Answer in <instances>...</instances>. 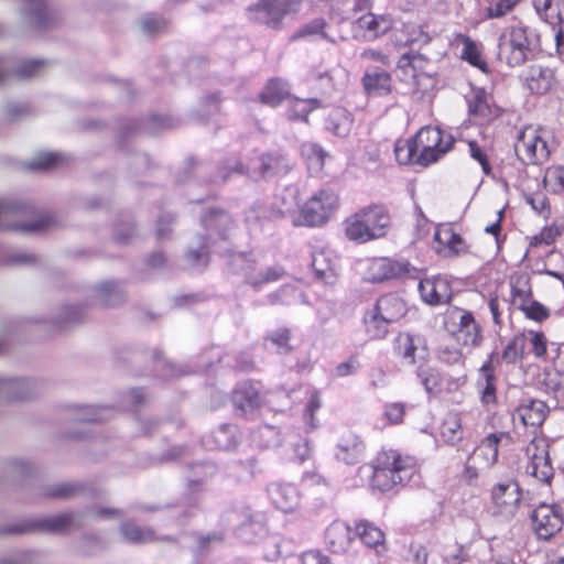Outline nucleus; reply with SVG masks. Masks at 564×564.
Segmentation results:
<instances>
[{
	"mask_svg": "<svg viewBox=\"0 0 564 564\" xmlns=\"http://www.w3.org/2000/svg\"><path fill=\"white\" fill-rule=\"evenodd\" d=\"M346 237L359 243L379 239L387 234L390 226V215L383 205H369L358 209L346 218Z\"/></svg>",
	"mask_w": 564,
	"mask_h": 564,
	"instance_id": "f257e3e1",
	"label": "nucleus"
},
{
	"mask_svg": "<svg viewBox=\"0 0 564 564\" xmlns=\"http://www.w3.org/2000/svg\"><path fill=\"white\" fill-rule=\"evenodd\" d=\"M413 473V458L402 457L394 451L382 452L373 468L371 486L380 491H389L398 485L408 482Z\"/></svg>",
	"mask_w": 564,
	"mask_h": 564,
	"instance_id": "f03ea898",
	"label": "nucleus"
},
{
	"mask_svg": "<svg viewBox=\"0 0 564 564\" xmlns=\"http://www.w3.org/2000/svg\"><path fill=\"white\" fill-rule=\"evenodd\" d=\"M406 313L404 301L397 294H386L377 300L362 318L365 330L370 339H382L389 325L401 319Z\"/></svg>",
	"mask_w": 564,
	"mask_h": 564,
	"instance_id": "7ed1b4c3",
	"label": "nucleus"
},
{
	"mask_svg": "<svg viewBox=\"0 0 564 564\" xmlns=\"http://www.w3.org/2000/svg\"><path fill=\"white\" fill-rule=\"evenodd\" d=\"M536 36L523 25L506 28L499 36L498 57L511 67L522 65L535 46Z\"/></svg>",
	"mask_w": 564,
	"mask_h": 564,
	"instance_id": "20e7f679",
	"label": "nucleus"
},
{
	"mask_svg": "<svg viewBox=\"0 0 564 564\" xmlns=\"http://www.w3.org/2000/svg\"><path fill=\"white\" fill-rule=\"evenodd\" d=\"M445 326L456 344L468 351L482 343V328L470 311L460 307L451 308L445 316Z\"/></svg>",
	"mask_w": 564,
	"mask_h": 564,
	"instance_id": "39448f33",
	"label": "nucleus"
},
{
	"mask_svg": "<svg viewBox=\"0 0 564 564\" xmlns=\"http://www.w3.org/2000/svg\"><path fill=\"white\" fill-rule=\"evenodd\" d=\"M339 207L338 195L329 188L315 192L301 207L299 224L317 227L326 224Z\"/></svg>",
	"mask_w": 564,
	"mask_h": 564,
	"instance_id": "423d86ee",
	"label": "nucleus"
},
{
	"mask_svg": "<svg viewBox=\"0 0 564 564\" xmlns=\"http://www.w3.org/2000/svg\"><path fill=\"white\" fill-rule=\"evenodd\" d=\"M419 155L417 163L430 165L445 155L454 144L452 134L442 131L437 127H424L414 137Z\"/></svg>",
	"mask_w": 564,
	"mask_h": 564,
	"instance_id": "0eeeda50",
	"label": "nucleus"
},
{
	"mask_svg": "<svg viewBox=\"0 0 564 564\" xmlns=\"http://www.w3.org/2000/svg\"><path fill=\"white\" fill-rule=\"evenodd\" d=\"M302 0H258L247 10L248 19L272 29L281 26L283 19L300 9Z\"/></svg>",
	"mask_w": 564,
	"mask_h": 564,
	"instance_id": "6e6552de",
	"label": "nucleus"
},
{
	"mask_svg": "<svg viewBox=\"0 0 564 564\" xmlns=\"http://www.w3.org/2000/svg\"><path fill=\"white\" fill-rule=\"evenodd\" d=\"M398 68L402 74V79L413 86L414 93L424 94L434 85L430 72V61L420 53L403 54L398 62Z\"/></svg>",
	"mask_w": 564,
	"mask_h": 564,
	"instance_id": "1a4fd4ad",
	"label": "nucleus"
},
{
	"mask_svg": "<svg viewBox=\"0 0 564 564\" xmlns=\"http://www.w3.org/2000/svg\"><path fill=\"white\" fill-rule=\"evenodd\" d=\"M549 447V442L543 436H534L525 447V471L543 484H550L554 475Z\"/></svg>",
	"mask_w": 564,
	"mask_h": 564,
	"instance_id": "9d476101",
	"label": "nucleus"
},
{
	"mask_svg": "<svg viewBox=\"0 0 564 564\" xmlns=\"http://www.w3.org/2000/svg\"><path fill=\"white\" fill-rule=\"evenodd\" d=\"M544 131L533 127L524 128L518 137L514 150L518 158L527 164H538L550 155Z\"/></svg>",
	"mask_w": 564,
	"mask_h": 564,
	"instance_id": "9b49d317",
	"label": "nucleus"
},
{
	"mask_svg": "<svg viewBox=\"0 0 564 564\" xmlns=\"http://www.w3.org/2000/svg\"><path fill=\"white\" fill-rule=\"evenodd\" d=\"M521 499V490L514 481L498 482L490 490L494 514L506 519H510L517 513Z\"/></svg>",
	"mask_w": 564,
	"mask_h": 564,
	"instance_id": "f8f14e48",
	"label": "nucleus"
},
{
	"mask_svg": "<svg viewBox=\"0 0 564 564\" xmlns=\"http://www.w3.org/2000/svg\"><path fill=\"white\" fill-rule=\"evenodd\" d=\"M531 521L538 538L549 540L562 529L564 518L560 507L542 503L532 512Z\"/></svg>",
	"mask_w": 564,
	"mask_h": 564,
	"instance_id": "ddd939ff",
	"label": "nucleus"
},
{
	"mask_svg": "<svg viewBox=\"0 0 564 564\" xmlns=\"http://www.w3.org/2000/svg\"><path fill=\"white\" fill-rule=\"evenodd\" d=\"M415 269L404 259L378 258L369 265L372 282L412 276Z\"/></svg>",
	"mask_w": 564,
	"mask_h": 564,
	"instance_id": "4468645a",
	"label": "nucleus"
},
{
	"mask_svg": "<svg viewBox=\"0 0 564 564\" xmlns=\"http://www.w3.org/2000/svg\"><path fill=\"white\" fill-rule=\"evenodd\" d=\"M232 264L243 273L247 282L254 288H259L264 283L276 281L284 274L283 269L279 267L268 268L264 272L256 274L254 271L257 270V263L245 254H238L234 257Z\"/></svg>",
	"mask_w": 564,
	"mask_h": 564,
	"instance_id": "2eb2a0df",
	"label": "nucleus"
},
{
	"mask_svg": "<svg viewBox=\"0 0 564 564\" xmlns=\"http://www.w3.org/2000/svg\"><path fill=\"white\" fill-rule=\"evenodd\" d=\"M503 441H511V436L508 432L488 434L469 456L470 460L478 462L479 465L484 466L486 469L491 468L498 460L499 444Z\"/></svg>",
	"mask_w": 564,
	"mask_h": 564,
	"instance_id": "dca6fc26",
	"label": "nucleus"
},
{
	"mask_svg": "<svg viewBox=\"0 0 564 564\" xmlns=\"http://www.w3.org/2000/svg\"><path fill=\"white\" fill-rule=\"evenodd\" d=\"M434 249L443 257H457L467 251V246L451 227L441 226L434 232Z\"/></svg>",
	"mask_w": 564,
	"mask_h": 564,
	"instance_id": "f3484780",
	"label": "nucleus"
},
{
	"mask_svg": "<svg viewBox=\"0 0 564 564\" xmlns=\"http://www.w3.org/2000/svg\"><path fill=\"white\" fill-rule=\"evenodd\" d=\"M419 291L422 300L430 305L445 304L452 297L451 285L443 278L421 280Z\"/></svg>",
	"mask_w": 564,
	"mask_h": 564,
	"instance_id": "a211bd4d",
	"label": "nucleus"
},
{
	"mask_svg": "<svg viewBox=\"0 0 564 564\" xmlns=\"http://www.w3.org/2000/svg\"><path fill=\"white\" fill-rule=\"evenodd\" d=\"M268 492L275 508L283 512H292L300 505L301 495L292 484L274 482L270 485Z\"/></svg>",
	"mask_w": 564,
	"mask_h": 564,
	"instance_id": "6ab92c4d",
	"label": "nucleus"
},
{
	"mask_svg": "<svg viewBox=\"0 0 564 564\" xmlns=\"http://www.w3.org/2000/svg\"><path fill=\"white\" fill-rule=\"evenodd\" d=\"M494 357L495 354L492 352L482 364L479 369V379L477 381L480 401L486 405L495 404L497 402V379L495 376Z\"/></svg>",
	"mask_w": 564,
	"mask_h": 564,
	"instance_id": "aec40b11",
	"label": "nucleus"
},
{
	"mask_svg": "<svg viewBox=\"0 0 564 564\" xmlns=\"http://www.w3.org/2000/svg\"><path fill=\"white\" fill-rule=\"evenodd\" d=\"M546 414V404L540 400H532L519 405L512 415V420L514 423L519 421L523 426L538 427L544 422Z\"/></svg>",
	"mask_w": 564,
	"mask_h": 564,
	"instance_id": "412c9836",
	"label": "nucleus"
},
{
	"mask_svg": "<svg viewBox=\"0 0 564 564\" xmlns=\"http://www.w3.org/2000/svg\"><path fill=\"white\" fill-rule=\"evenodd\" d=\"M352 539L350 527L341 521L332 522L325 532V543L333 553H345Z\"/></svg>",
	"mask_w": 564,
	"mask_h": 564,
	"instance_id": "4be33fe9",
	"label": "nucleus"
},
{
	"mask_svg": "<svg viewBox=\"0 0 564 564\" xmlns=\"http://www.w3.org/2000/svg\"><path fill=\"white\" fill-rule=\"evenodd\" d=\"M17 206L12 203L0 199V228H12L24 232L42 231L51 227L52 217L43 216L36 221L11 226L7 220L15 213Z\"/></svg>",
	"mask_w": 564,
	"mask_h": 564,
	"instance_id": "5701e85b",
	"label": "nucleus"
},
{
	"mask_svg": "<svg viewBox=\"0 0 564 564\" xmlns=\"http://www.w3.org/2000/svg\"><path fill=\"white\" fill-rule=\"evenodd\" d=\"M469 113L479 123L490 122L497 116V109L491 106V98L484 89H476L468 100Z\"/></svg>",
	"mask_w": 564,
	"mask_h": 564,
	"instance_id": "b1692460",
	"label": "nucleus"
},
{
	"mask_svg": "<svg viewBox=\"0 0 564 564\" xmlns=\"http://www.w3.org/2000/svg\"><path fill=\"white\" fill-rule=\"evenodd\" d=\"M312 268L316 278L333 283L336 278L337 259L329 250H315L312 254Z\"/></svg>",
	"mask_w": 564,
	"mask_h": 564,
	"instance_id": "393cba45",
	"label": "nucleus"
},
{
	"mask_svg": "<svg viewBox=\"0 0 564 564\" xmlns=\"http://www.w3.org/2000/svg\"><path fill=\"white\" fill-rule=\"evenodd\" d=\"M356 534L365 545L371 547L377 554L382 555L387 551L383 531L367 520H360L356 523Z\"/></svg>",
	"mask_w": 564,
	"mask_h": 564,
	"instance_id": "a878e982",
	"label": "nucleus"
},
{
	"mask_svg": "<svg viewBox=\"0 0 564 564\" xmlns=\"http://www.w3.org/2000/svg\"><path fill=\"white\" fill-rule=\"evenodd\" d=\"M336 457L346 464H356L362 456L365 446L357 435L346 432L337 443Z\"/></svg>",
	"mask_w": 564,
	"mask_h": 564,
	"instance_id": "bb28decb",
	"label": "nucleus"
},
{
	"mask_svg": "<svg viewBox=\"0 0 564 564\" xmlns=\"http://www.w3.org/2000/svg\"><path fill=\"white\" fill-rule=\"evenodd\" d=\"M232 402L242 413H247L259 408L262 399L252 384L241 383L232 392Z\"/></svg>",
	"mask_w": 564,
	"mask_h": 564,
	"instance_id": "cd10ccee",
	"label": "nucleus"
},
{
	"mask_svg": "<svg viewBox=\"0 0 564 564\" xmlns=\"http://www.w3.org/2000/svg\"><path fill=\"white\" fill-rule=\"evenodd\" d=\"M357 28L365 32V36L378 37L392 28V20L387 15L367 13L357 20Z\"/></svg>",
	"mask_w": 564,
	"mask_h": 564,
	"instance_id": "c85d7f7f",
	"label": "nucleus"
},
{
	"mask_svg": "<svg viewBox=\"0 0 564 564\" xmlns=\"http://www.w3.org/2000/svg\"><path fill=\"white\" fill-rule=\"evenodd\" d=\"M300 189L296 185H289L280 189L274 196V208L281 215H291L299 208Z\"/></svg>",
	"mask_w": 564,
	"mask_h": 564,
	"instance_id": "c756f323",
	"label": "nucleus"
},
{
	"mask_svg": "<svg viewBox=\"0 0 564 564\" xmlns=\"http://www.w3.org/2000/svg\"><path fill=\"white\" fill-rule=\"evenodd\" d=\"M354 119L346 109H333L326 119V129L338 137H346L351 130Z\"/></svg>",
	"mask_w": 564,
	"mask_h": 564,
	"instance_id": "7c9ffc66",
	"label": "nucleus"
},
{
	"mask_svg": "<svg viewBox=\"0 0 564 564\" xmlns=\"http://www.w3.org/2000/svg\"><path fill=\"white\" fill-rule=\"evenodd\" d=\"M527 85L532 93L545 94L552 87L553 75L551 69L540 66H532L525 78Z\"/></svg>",
	"mask_w": 564,
	"mask_h": 564,
	"instance_id": "2f4dec72",
	"label": "nucleus"
},
{
	"mask_svg": "<svg viewBox=\"0 0 564 564\" xmlns=\"http://www.w3.org/2000/svg\"><path fill=\"white\" fill-rule=\"evenodd\" d=\"M362 82L369 94L384 95L391 90V76L384 70L367 72Z\"/></svg>",
	"mask_w": 564,
	"mask_h": 564,
	"instance_id": "473e14b6",
	"label": "nucleus"
},
{
	"mask_svg": "<svg viewBox=\"0 0 564 564\" xmlns=\"http://www.w3.org/2000/svg\"><path fill=\"white\" fill-rule=\"evenodd\" d=\"M289 96V87L281 79H271L260 94L262 104L275 107Z\"/></svg>",
	"mask_w": 564,
	"mask_h": 564,
	"instance_id": "72a5a7b5",
	"label": "nucleus"
},
{
	"mask_svg": "<svg viewBox=\"0 0 564 564\" xmlns=\"http://www.w3.org/2000/svg\"><path fill=\"white\" fill-rule=\"evenodd\" d=\"M542 19L552 24H560L555 33L556 47L558 52L564 53V4L561 0H555L552 9L547 11Z\"/></svg>",
	"mask_w": 564,
	"mask_h": 564,
	"instance_id": "f704fd0d",
	"label": "nucleus"
},
{
	"mask_svg": "<svg viewBox=\"0 0 564 564\" xmlns=\"http://www.w3.org/2000/svg\"><path fill=\"white\" fill-rule=\"evenodd\" d=\"M299 36L318 35L330 43L343 40L341 35H337L330 31V26L323 19H315L305 24L297 34Z\"/></svg>",
	"mask_w": 564,
	"mask_h": 564,
	"instance_id": "c9c22d12",
	"label": "nucleus"
},
{
	"mask_svg": "<svg viewBox=\"0 0 564 564\" xmlns=\"http://www.w3.org/2000/svg\"><path fill=\"white\" fill-rule=\"evenodd\" d=\"M519 0H491L479 15V20L500 19L512 12Z\"/></svg>",
	"mask_w": 564,
	"mask_h": 564,
	"instance_id": "e433bc0d",
	"label": "nucleus"
},
{
	"mask_svg": "<svg viewBox=\"0 0 564 564\" xmlns=\"http://www.w3.org/2000/svg\"><path fill=\"white\" fill-rule=\"evenodd\" d=\"M330 9L338 13L341 19H348L351 14L367 9L371 0H329Z\"/></svg>",
	"mask_w": 564,
	"mask_h": 564,
	"instance_id": "4c0bfd02",
	"label": "nucleus"
},
{
	"mask_svg": "<svg viewBox=\"0 0 564 564\" xmlns=\"http://www.w3.org/2000/svg\"><path fill=\"white\" fill-rule=\"evenodd\" d=\"M394 154L400 164L417 163L419 150L414 139L397 141Z\"/></svg>",
	"mask_w": 564,
	"mask_h": 564,
	"instance_id": "58836bf2",
	"label": "nucleus"
},
{
	"mask_svg": "<svg viewBox=\"0 0 564 564\" xmlns=\"http://www.w3.org/2000/svg\"><path fill=\"white\" fill-rule=\"evenodd\" d=\"M282 162V156L272 155V154H263L258 158L252 165L248 166L247 173L253 175L258 173L259 175H264L271 171H275L280 167Z\"/></svg>",
	"mask_w": 564,
	"mask_h": 564,
	"instance_id": "ea45409f",
	"label": "nucleus"
},
{
	"mask_svg": "<svg viewBox=\"0 0 564 564\" xmlns=\"http://www.w3.org/2000/svg\"><path fill=\"white\" fill-rule=\"evenodd\" d=\"M123 538L132 543H147L154 540V532L151 529H143L132 522L122 525Z\"/></svg>",
	"mask_w": 564,
	"mask_h": 564,
	"instance_id": "a19ab883",
	"label": "nucleus"
},
{
	"mask_svg": "<svg viewBox=\"0 0 564 564\" xmlns=\"http://www.w3.org/2000/svg\"><path fill=\"white\" fill-rule=\"evenodd\" d=\"M63 162L64 158L58 153L41 152L26 164V167L32 171L48 170L58 167Z\"/></svg>",
	"mask_w": 564,
	"mask_h": 564,
	"instance_id": "79ce46f5",
	"label": "nucleus"
},
{
	"mask_svg": "<svg viewBox=\"0 0 564 564\" xmlns=\"http://www.w3.org/2000/svg\"><path fill=\"white\" fill-rule=\"evenodd\" d=\"M464 348H457L453 345H442L437 350L438 359L448 366H459L464 367L466 362V357L463 352Z\"/></svg>",
	"mask_w": 564,
	"mask_h": 564,
	"instance_id": "37998d69",
	"label": "nucleus"
},
{
	"mask_svg": "<svg viewBox=\"0 0 564 564\" xmlns=\"http://www.w3.org/2000/svg\"><path fill=\"white\" fill-rule=\"evenodd\" d=\"M543 183L549 191L561 193L564 191V166H551L545 171Z\"/></svg>",
	"mask_w": 564,
	"mask_h": 564,
	"instance_id": "c03bdc74",
	"label": "nucleus"
},
{
	"mask_svg": "<svg viewBox=\"0 0 564 564\" xmlns=\"http://www.w3.org/2000/svg\"><path fill=\"white\" fill-rule=\"evenodd\" d=\"M395 348L404 359H408L411 364L415 361L416 345L413 335L409 333L400 334L397 338Z\"/></svg>",
	"mask_w": 564,
	"mask_h": 564,
	"instance_id": "a18cd8bd",
	"label": "nucleus"
},
{
	"mask_svg": "<svg viewBox=\"0 0 564 564\" xmlns=\"http://www.w3.org/2000/svg\"><path fill=\"white\" fill-rule=\"evenodd\" d=\"M525 337L517 335L505 347L502 358L508 362H516L523 357Z\"/></svg>",
	"mask_w": 564,
	"mask_h": 564,
	"instance_id": "49530a36",
	"label": "nucleus"
},
{
	"mask_svg": "<svg viewBox=\"0 0 564 564\" xmlns=\"http://www.w3.org/2000/svg\"><path fill=\"white\" fill-rule=\"evenodd\" d=\"M521 336L525 337V344L531 345V351L535 357L541 358L546 354V337L541 332L527 330Z\"/></svg>",
	"mask_w": 564,
	"mask_h": 564,
	"instance_id": "de8ad7c7",
	"label": "nucleus"
},
{
	"mask_svg": "<svg viewBox=\"0 0 564 564\" xmlns=\"http://www.w3.org/2000/svg\"><path fill=\"white\" fill-rule=\"evenodd\" d=\"M442 437L449 442L455 443L462 437V425L456 416L446 419L441 426Z\"/></svg>",
	"mask_w": 564,
	"mask_h": 564,
	"instance_id": "09e8293b",
	"label": "nucleus"
},
{
	"mask_svg": "<svg viewBox=\"0 0 564 564\" xmlns=\"http://www.w3.org/2000/svg\"><path fill=\"white\" fill-rule=\"evenodd\" d=\"M230 223L229 216L220 210H213L203 218V225L207 230H218L220 234Z\"/></svg>",
	"mask_w": 564,
	"mask_h": 564,
	"instance_id": "8fccbe9b",
	"label": "nucleus"
},
{
	"mask_svg": "<svg viewBox=\"0 0 564 564\" xmlns=\"http://www.w3.org/2000/svg\"><path fill=\"white\" fill-rule=\"evenodd\" d=\"M315 105L316 100L294 99L291 104L290 118L306 121L308 113L315 108Z\"/></svg>",
	"mask_w": 564,
	"mask_h": 564,
	"instance_id": "3c124183",
	"label": "nucleus"
},
{
	"mask_svg": "<svg viewBox=\"0 0 564 564\" xmlns=\"http://www.w3.org/2000/svg\"><path fill=\"white\" fill-rule=\"evenodd\" d=\"M26 11L30 18L34 20L35 25L42 26L46 21V3L44 0H24Z\"/></svg>",
	"mask_w": 564,
	"mask_h": 564,
	"instance_id": "603ef678",
	"label": "nucleus"
},
{
	"mask_svg": "<svg viewBox=\"0 0 564 564\" xmlns=\"http://www.w3.org/2000/svg\"><path fill=\"white\" fill-rule=\"evenodd\" d=\"M75 523V514L63 513L55 517L47 518L43 521V525L52 531H64L69 529Z\"/></svg>",
	"mask_w": 564,
	"mask_h": 564,
	"instance_id": "864d4df0",
	"label": "nucleus"
},
{
	"mask_svg": "<svg viewBox=\"0 0 564 564\" xmlns=\"http://www.w3.org/2000/svg\"><path fill=\"white\" fill-rule=\"evenodd\" d=\"M468 148L470 156L480 164L482 172L486 175H489L491 172V165L488 160L486 148L479 145L475 140L468 142Z\"/></svg>",
	"mask_w": 564,
	"mask_h": 564,
	"instance_id": "5fc2aeb1",
	"label": "nucleus"
},
{
	"mask_svg": "<svg viewBox=\"0 0 564 564\" xmlns=\"http://www.w3.org/2000/svg\"><path fill=\"white\" fill-rule=\"evenodd\" d=\"M98 293L106 305H115L121 299L120 289L115 282L101 283Z\"/></svg>",
	"mask_w": 564,
	"mask_h": 564,
	"instance_id": "6e6d98bb",
	"label": "nucleus"
},
{
	"mask_svg": "<svg viewBox=\"0 0 564 564\" xmlns=\"http://www.w3.org/2000/svg\"><path fill=\"white\" fill-rule=\"evenodd\" d=\"M417 377L429 393L433 392L441 381L438 372L431 367H420L417 369Z\"/></svg>",
	"mask_w": 564,
	"mask_h": 564,
	"instance_id": "4d7b16f0",
	"label": "nucleus"
},
{
	"mask_svg": "<svg viewBox=\"0 0 564 564\" xmlns=\"http://www.w3.org/2000/svg\"><path fill=\"white\" fill-rule=\"evenodd\" d=\"M45 67V63L43 61L30 59L23 62L15 70V74L21 79L31 78L33 76L39 75L42 69Z\"/></svg>",
	"mask_w": 564,
	"mask_h": 564,
	"instance_id": "13d9d810",
	"label": "nucleus"
},
{
	"mask_svg": "<svg viewBox=\"0 0 564 564\" xmlns=\"http://www.w3.org/2000/svg\"><path fill=\"white\" fill-rule=\"evenodd\" d=\"M321 398L317 392H313L304 410V420L310 430L317 427L315 412L321 408Z\"/></svg>",
	"mask_w": 564,
	"mask_h": 564,
	"instance_id": "bf43d9fd",
	"label": "nucleus"
},
{
	"mask_svg": "<svg viewBox=\"0 0 564 564\" xmlns=\"http://www.w3.org/2000/svg\"><path fill=\"white\" fill-rule=\"evenodd\" d=\"M463 58L468 61L471 65L485 69L486 63L482 59L477 46L470 39H466L463 48Z\"/></svg>",
	"mask_w": 564,
	"mask_h": 564,
	"instance_id": "052dcab7",
	"label": "nucleus"
},
{
	"mask_svg": "<svg viewBox=\"0 0 564 564\" xmlns=\"http://www.w3.org/2000/svg\"><path fill=\"white\" fill-rule=\"evenodd\" d=\"M525 202L539 215L547 216L550 214V206L546 196L542 193L531 194L525 196Z\"/></svg>",
	"mask_w": 564,
	"mask_h": 564,
	"instance_id": "680f3d73",
	"label": "nucleus"
},
{
	"mask_svg": "<svg viewBox=\"0 0 564 564\" xmlns=\"http://www.w3.org/2000/svg\"><path fill=\"white\" fill-rule=\"evenodd\" d=\"M521 310L525 313V316L528 318L536 322H542L546 319L550 315L549 310L544 305L535 301L530 302Z\"/></svg>",
	"mask_w": 564,
	"mask_h": 564,
	"instance_id": "e2e57ef3",
	"label": "nucleus"
},
{
	"mask_svg": "<svg viewBox=\"0 0 564 564\" xmlns=\"http://www.w3.org/2000/svg\"><path fill=\"white\" fill-rule=\"evenodd\" d=\"M560 231L556 227H545L543 228L539 235H535L531 240V246H540V245H551L555 241Z\"/></svg>",
	"mask_w": 564,
	"mask_h": 564,
	"instance_id": "0e129e2a",
	"label": "nucleus"
},
{
	"mask_svg": "<svg viewBox=\"0 0 564 564\" xmlns=\"http://www.w3.org/2000/svg\"><path fill=\"white\" fill-rule=\"evenodd\" d=\"M405 413V405L403 403H390L384 408V416L392 424H399L402 422Z\"/></svg>",
	"mask_w": 564,
	"mask_h": 564,
	"instance_id": "69168bd1",
	"label": "nucleus"
},
{
	"mask_svg": "<svg viewBox=\"0 0 564 564\" xmlns=\"http://www.w3.org/2000/svg\"><path fill=\"white\" fill-rule=\"evenodd\" d=\"M482 469H486V468L484 466L479 465L478 462H471L470 457H468V459L465 464L464 473H463L464 480L468 485H475L479 477V473Z\"/></svg>",
	"mask_w": 564,
	"mask_h": 564,
	"instance_id": "338daca9",
	"label": "nucleus"
},
{
	"mask_svg": "<svg viewBox=\"0 0 564 564\" xmlns=\"http://www.w3.org/2000/svg\"><path fill=\"white\" fill-rule=\"evenodd\" d=\"M301 564H333L329 557L319 551H306L301 556Z\"/></svg>",
	"mask_w": 564,
	"mask_h": 564,
	"instance_id": "774afa93",
	"label": "nucleus"
}]
</instances>
